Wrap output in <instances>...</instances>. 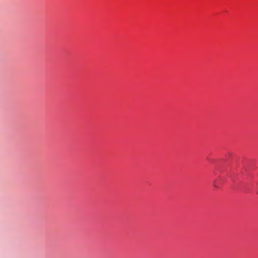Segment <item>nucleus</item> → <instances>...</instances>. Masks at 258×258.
Returning <instances> with one entry per match:
<instances>
[{
	"instance_id": "f257e3e1",
	"label": "nucleus",
	"mask_w": 258,
	"mask_h": 258,
	"mask_svg": "<svg viewBox=\"0 0 258 258\" xmlns=\"http://www.w3.org/2000/svg\"><path fill=\"white\" fill-rule=\"evenodd\" d=\"M214 186L215 187H218V186H217V185L216 184V182H215L214 183Z\"/></svg>"
}]
</instances>
